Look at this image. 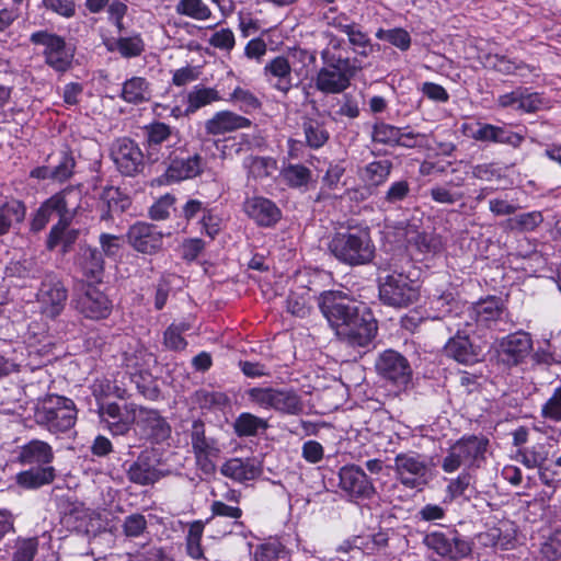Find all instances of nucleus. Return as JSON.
I'll return each instance as SVG.
<instances>
[{"label": "nucleus", "instance_id": "obj_33", "mask_svg": "<svg viewBox=\"0 0 561 561\" xmlns=\"http://www.w3.org/2000/svg\"><path fill=\"white\" fill-rule=\"evenodd\" d=\"M26 215V208L21 201L11 199L0 206V237L21 224Z\"/></svg>", "mask_w": 561, "mask_h": 561}, {"label": "nucleus", "instance_id": "obj_39", "mask_svg": "<svg viewBox=\"0 0 561 561\" xmlns=\"http://www.w3.org/2000/svg\"><path fill=\"white\" fill-rule=\"evenodd\" d=\"M268 427L266 420L250 412L241 413L233 423V431L238 437L256 436Z\"/></svg>", "mask_w": 561, "mask_h": 561}, {"label": "nucleus", "instance_id": "obj_55", "mask_svg": "<svg viewBox=\"0 0 561 561\" xmlns=\"http://www.w3.org/2000/svg\"><path fill=\"white\" fill-rule=\"evenodd\" d=\"M255 561H289L288 551L279 542L261 545L254 554Z\"/></svg>", "mask_w": 561, "mask_h": 561}, {"label": "nucleus", "instance_id": "obj_5", "mask_svg": "<svg viewBox=\"0 0 561 561\" xmlns=\"http://www.w3.org/2000/svg\"><path fill=\"white\" fill-rule=\"evenodd\" d=\"M35 421L50 433H65L72 428L77 421L76 404L71 399L49 396L35 411Z\"/></svg>", "mask_w": 561, "mask_h": 561}, {"label": "nucleus", "instance_id": "obj_24", "mask_svg": "<svg viewBox=\"0 0 561 561\" xmlns=\"http://www.w3.org/2000/svg\"><path fill=\"white\" fill-rule=\"evenodd\" d=\"M251 125L252 122L245 116L225 110L216 112L210 118L205 121L204 128L207 135L220 136L249 128Z\"/></svg>", "mask_w": 561, "mask_h": 561}, {"label": "nucleus", "instance_id": "obj_7", "mask_svg": "<svg viewBox=\"0 0 561 561\" xmlns=\"http://www.w3.org/2000/svg\"><path fill=\"white\" fill-rule=\"evenodd\" d=\"M71 307L83 318L90 320L106 319L112 312V301L96 286L79 280L72 289Z\"/></svg>", "mask_w": 561, "mask_h": 561}, {"label": "nucleus", "instance_id": "obj_18", "mask_svg": "<svg viewBox=\"0 0 561 561\" xmlns=\"http://www.w3.org/2000/svg\"><path fill=\"white\" fill-rule=\"evenodd\" d=\"M424 543L438 556L455 560L467 557L471 551L469 541L457 534L446 535L444 533L434 531L424 537Z\"/></svg>", "mask_w": 561, "mask_h": 561}, {"label": "nucleus", "instance_id": "obj_10", "mask_svg": "<svg viewBox=\"0 0 561 561\" xmlns=\"http://www.w3.org/2000/svg\"><path fill=\"white\" fill-rule=\"evenodd\" d=\"M394 472L400 483L409 489L421 490L431 477L426 457L415 451L398 454L394 458Z\"/></svg>", "mask_w": 561, "mask_h": 561}, {"label": "nucleus", "instance_id": "obj_51", "mask_svg": "<svg viewBox=\"0 0 561 561\" xmlns=\"http://www.w3.org/2000/svg\"><path fill=\"white\" fill-rule=\"evenodd\" d=\"M24 347L13 348L11 353H0V378L18 373L25 364Z\"/></svg>", "mask_w": 561, "mask_h": 561}, {"label": "nucleus", "instance_id": "obj_30", "mask_svg": "<svg viewBox=\"0 0 561 561\" xmlns=\"http://www.w3.org/2000/svg\"><path fill=\"white\" fill-rule=\"evenodd\" d=\"M71 220L69 216H66L61 221H58L51 227L46 241L49 250L61 247V252L67 253L76 243L79 237V230L70 228Z\"/></svg>", "mask_w": 561, "mask_h": 561}, {"label": "nucleus", "instance_id": "obj_16", "mask_svg": "<svg viewBox=\"0 0 561 561\" xmlns=\"http://www.w3.org/2000/svg\"><path fill=\"white\" fill-rule=\"evenodd\" d=\"M111 154L118 171L124 175L133 176L142 170L145 154L129 138L117 139Z\"/></svg>", "mask_w": 561, "mask_h": 561}, {"label": "nucleus", "instance_id": "obj_46", "mask_svg": "<svg viewBox=\"0 0 561 561\" xmlns=\"http://www.w3.org/2000/svg\"><path fill=\"white\" fill-rule=\"evenodd\" d=\"M243 167L250 176L263 179L270 176L276 170V161L271 157L250 156L243 160Z\"/></svg>", "mask_w": 561, "mask_h": 561}, {"label": "nucleus", "instance_id": "obj_41", "mask_svg": "<svg viewBox=\"0 0 561 561\" xmlns=\"http://www.w3.org/2000/svg\"><path fill=\"white\" fill-rule=\"evenodd\" d=\"M344 173L345 167L343 162H331L322 178V185L317 199L327 198L330 196L331 192L340 190L343 186L342 178Z\"/></svg>", "mask_w": 561, "mask_h": 561}, {"label": "nucleus", "instance_id": "obj_19", "mask_svg": "<svg viewBox=\"0 0 561 561\" xmlns=\"http://www.w3.org/2000/svg\"><path fill=\"white\" fill-rule=\"evenodd\" d=\"M135 423L141 436L153 443H161L170 437L171 426L156 410L140 407Z\"/></svg>", "mask_w": 561, "mask_h": 561}, {"label": "nucleus", "instance_id": "obj_6", "mask_svg": "<svg viewBox=\"0 0 561 561\" xmlns=\"http://www.w3.org/2000/svg\"><path fill=\"white\" fill-rule=\"evenodd\" d=\"M489 440L482 436H463L450 446L443 459L442 469L451 473L460 467L479 468L484 460Z\"/></svg>", "mask_w": 561, "mask_h": 561}, {"label": "nucleus", "instance_id": "obj_50", "mask_svg": "<svg viewBox=\"0 0 561 561\" xmlns=\"http://www.w3.org/2000/svg\"><path fill=\"white\" fill-rule=\"evenodd\" d=\"M520 102L516 110L524 113H535L549 107V100L539 92H531L520 88Z\"/></svg>", "mask_w": 561, "mask_h": 561}, {"label": "nucleus", "instance_id": "obj_13", "mask_svg": "<svg viewBox=\"0 0 561 561\" xmlns=\"http://www.w3.org/2000/svg\"><path fill=\"white\" fill-rule=\"evenodd\" d=\"M339 486L351 501L370 500L376 494L373 481L356 465H347L340 468Z\"/></svg>", "mask_w": 561, "mask_h": 561}, {"label": "nucleus", "instance_id": "obj_54", "mask_svg": "<svg viewBox=\"0 0 561 561\" xmlns=\"http://www.w3.org/2000/svg\"><path fill=\"white\" fill-rule=\"evenodd\" d=\"M301 411L302 402L297 392L293 389L280 388L276 412L296 415Z\"/></svg>", "mask_w": 561, "mask_h": 561}, {"label": "nucleus", "instance_id": "obj_8", "mask_svg": "<svg viewBox=\"0 0 561 561\" xmlns=\"http://www.w3.org/2000/svg\"><path fill=\"white\" fill-rule=\"evenodd\" d=\"M321 59L324 62L316 78V89L325 94H339L350 87L352 72L350 59L331 55L328 49L322 50Z\"/></svg>", "mask_w": 561, "mask_h": 561}, {"label": "nucleus", "instance_id": "obj_60", "mask_svg": "<svg viewBox=\"0 0 561 561\" xmlns=\"http://www.w3.org/2000/svg\"><path fill=\"white\" fill-rule=\"evenodd\" d=\"M400 136V128L383 122L375 124L373 128V140L383 145H397Z\"/></svg>", "mask_w": 561, "mask_h": 561}, {"label": "nucleus", "instance_id": "obj_57", "mask_svg": "<svg viewBox=\"0 0 561 561\" xmlns=\"http://www.w3.org/2000/svg\"><path fill=\"white\" fill-rule=\"evenodd\" d=\"M376 37L381 41H387L393 46L398 47L401 50H408L411 45V36L410 34L403 30V28H391V30H383L379 28L376 32Z\"/></svg>", "mask_w": 561, "mask_h": 561}, {"label": "nucleus", "instance_id": "obj_22", "mask_svg": "<svg viewBox=\"0 0 561 561\" xmlns=\"http://www.w3.org/2000/svg\"><path fill=\"white\" fill-rule=\"evenodd\" d=\"M533 348L530 335L516 332L503 337L499 344V356L503 363L514 366L524 360Z\"/></svg>", "mask_w": 561, "mask_h": 561}, {"label": "nucleus", "instance_id": "obj_15", "mask_svg": "<svg viewBox=\"0 0 561 561\" xmlns=\"http://www.w3.org/2000/svg\"><path fill=\"white\" fill-rule=\"evenodd\" d=\"M376 369L379 376L398 387H405L412 377L408 359L393 350H387L379 355Z\"/></svg>", "mask_w": 561, "mask_h": 561}, {"label": "nucleus", "instance_id": "obj_63", "mask_svg": "<svg viewBox=\"0 0 561 561\" xmlns=\"http://www.w3.org/2000/svg\"><path fill=\"white\" fill-rule=\"evenodd\" d=\"M38 548L36 538L19 539L12 556V561H33Z\"/></svg>", "mask_w": 561, "mask_h": 561}, {"label": "nucleus", "instance_id": "obj_64", "mask_svg": "<svg viewBox=\"0 0 561 561\" xmlns=\"http://www.w3.org/2000/svg\"><path fill=\"white\" fill-rule=\"evenodd\" d=\"M541 416L553 422L561 421V387L556 388L552 396L541 407Z\"/></svg>", "mask_w": 561, "mask_h": 561}, {"label": "nucleus", "instance_id": "obj_61", "mask_svg": "<svg viewBox=\"0 0 561 561\" xmlns=\"http://www.w3.org/2000/svg\"><path fill=\"white\" fill-rule=\"evenodd\" d=\"M273 387H252L245 390L244 396L249 404L263 410H270Z\"/></svg>", "mask_w": 561, "mask_h": 561}, {"label": "nucleus", "instance_id": "obj_58", "mask_svg": "<svg viewBox=\"0 0 561 561\" xmlns=\"http://www.w3.org/2000/svg\"><path fill=\"white\" fill-rule=\"evenodd\" d=\"M348 43L353 46L354 50L359 55L367 57L371 50V41L366 32H364L357 23L347 33Z\"/></svg>", "mask_w": 561, "mask_h": 561}, {"label": "nucleus", "instance_id": "obj_44", "mask_svg": "<svg viewBox=\"0 0 561 561\" xmlns=\"http://www.w3.org/2000/svg\"><path fill=\"white\" fill-rule=\"evenodd\" d=\"M462 182V179H458L457 181H449L445 185H436L431 188L430 195L438 204L454 205L465 197L462 192L453 190V187L461 186Z\"/></svg>", "mask_w": 561, "mask_h": 561}, {"label": "nucleus", "instance_id": "obj_32", "mask_svg": "<svg viewBox=\"0 0 561 561\" xmlns=\"http://www.w3.org/2000/svg\"><path fill=\"white\" fill-rule=\"evenodd\" d=\"M186 114H194L202 107L210 105L221 100L219 91L211 87L203 84L194 85L185 95Z\"/></svg>", "mask_w": 561, "mask_h": 561}, {"label": "nucleus", "instance_id": "obj_9", "mask_svg": "<svg viewBox=\"0 0 561 561\" xmlns=\"http://www.w3.org/2000/svg\"><path fill=\"white\" fill-rule=\"evenodd\" d=\"M417 283L394 271L379 280V299L393 308H407L419 299Z\"/></svg>", "mask_w": 561, "mask_h": 561}, {"label": "nucleus", "instance_id": "obj_40", "mask_svg": "<svg viewBox=\"0 0 561 561\" xmlns=\"http://www.w3.org/2000/svg\"><path fill=\"white\" fill-rule=\"evenodd\" d=\"M504 311L503 302L497 297H489L472 307V314L480 323L488 324L501 318Z\"/></svg>", "mask_w": 561, "mask_h": 561}, {"label": "nucleus", "instance_id": "obj_59", "mask_svg": "<svg viewBox=\"0 0 561 561\" xmlns=\"http://www.w3.org/2000/svg\"><path fill=\"white\" fill-rule=\"evenodd\" d=\"M493 67L496 71L504 73V75H513L518 73L520 76H525L526 71L528 72H535L536 68L530 67L529 65H526L524 62H516L513 61L505 56H495Z\"/></svg>", "mask_w": 561, "mask_h": 561}, {"label": "nucleus", "instance_id": "obj_3", "mask_svg": "<svg viewBox=\"0 0 561 561\" xmlns=\"http://www.w3.org/2000/svg\"><path fill=\"white\" fill-rule=\"evenodd\" d=\"M329 250L336 260L350 266L368 264L375 255L368 229L336 232L329 242Z\"/></svg>", "mask_w": 561, "mask_h": 561}, {"label": "nucleus", "instance_id": "obj_43", "mask_svg": "<svg viewBox=\"0 0 561 561\" xmlns=\"http://www.w3.org/2000/svg\"><path fill=\"white\" fill-rule=\"evenodd\" d=\"M410 191V184L405 180L391 183L380 198V207L386 210L400 207L401 203L409 196Z\"/></svg>", "mask_w": 561, "mask_h": 561}, {"label": "nucleus", "instance_id": "obj_23", "mask_svg": "<svg viewBox=\"0 0 561 561\" xmlns=\"http://www.w3.org/2000/svg\"><path fill=\"white\" fill-rule=\"evenodd\" d=\"M128 242L138 252L151 254L162 247V233L152 225L137 222L127 233Z\"/></svg>", "mask_w": 561, "mask_h": 561}, {"label": "nucleus", "instance_id": "obj_62", "mask_svg": "<svg viewBox=\"0 0 561 561\" xmlns=\"http://www.w3.org/2000/svg\"><path fill=\"white\" fill-rule=\"evenodd\" d=\"M116 48L123 57L130 58L139 56L144 49L145 45L139 35L130 36V37H121L116 42Z\"/></svg>", "mask_w": 561, "mask_h": 561}, {"label": "nucleus", "instance_id": "obj_35", "mask_svg": "<svg viewBox=\"0 0 561 561\" xmlns=\"http://www.w3.org/2000/svg\"><path fill=\"white\" fill-rule=\"evenodd\" d=\"M392 167V162L388 159L371 161L360 171V179L367 185L377 187L388 180Z\"/></svg>", "mask_w": 561, "mask_h": 561}, {"label": "nucleus", "instance_id": "obj_11", "mask_svg": "<svg viewBox=\"0 0 561 561\" xmlns=\"http://www.w3.org/2000/svg\"><path fill=\"white\" fill-rule=\"evenodd\" d=\"M31 42L45 47L46 64L59 72L67 71L73 59V50L67 46L65 39L46 31L35 32L31 35Z\"/></svg>", "mask_w": 561, "mask_h": 561}, {"label": "nucleus", "instance_id": "obj_48", "mask_svg": "<svg viewBox=\"0 0 561 561\" xmlns=\"http://www.w3.org/2000/svg\"><path fill=\"white\" fill-rule=\"evenodd\" d=\"M543 221V216L539 210H533L516 215L506 221V227L519 232L534 231Z\"/></svg>", "mask_w": 561, "mask_h": 561}, {"label": "nucleus", "instance_id": "obj_29", "mask_svg": "<svg viewBox=\"0 0 561 561\" xmlns=\"http://www.w3.org/2000/svg\"><path fill=\"white\" fill-rule=\"evenodd\" d=\"M387 543V534L383 531H378L355 536L352 539L345 540L342 545L339 546L337 550L343 552L359 550L365 554H373L386 547Z\"/></svg>", "mask_w": 561, "mask_h": 561}, {"label": "nucleus", "instance_id": "obj_47", "mask_svg": "<svg viewBox=\"0 0 561 561\" xmlns=\"http://www.w3.org/2000/svg\"><path fill=\"white\" fill-rule=\"evenodd\" d=\"M191 325L187 322H178L170 324L163 334V344L170 351H183L187 346L183 333L188 331Z\"/></svg>", "mask_w": 561, "mask_h": 561}, {"label": "nucleus", "instance_id": "obj_4", "mask_svg": "<svg viewBox=\"0 0 561 561\" xmlns=\"http://www.w3.org/2000/svg\"><path fill=\"white\" fill-rule=\"evenodd\" d=\"M146 158L154 162L165 163L175 152L180 144V133L170 125L154 121L142 128Z\"/></svg>", "mask_w": 561, "mask_h": 561}, {"label": "nucleus", "instance_id": "obj_37", "mask_svg": "<svg viewBox=\"0 0 561 561\" xmlns=\"http://www.w3.org/2000/svg\"><path fill=\"white\" fill-rule=\"evenodd\" d=\"M191 444L193 454H220L217 439L207 437L202 421H194L191 430Z\"/></svg>", "mask_w": 561, "mask_h": 561}, {"label": "nucleus", "instance_id": "obj_26", "mask_svg": "<svg viewBox=\"0 0 561 561\" xmlns=\"http://www.w3.org/2000/svg\"><path fill=\"white\" fill-rule=\"evenodd\" d=\"M220 472L226 478L243 483L256 479L262 466L255 458H231L222 463Z\"/></svg>", "mask_w": 561, "mask_h": 561}, {"label": "nucleus", "instance_id": "obj_38", "mask_svg": "<svg viewBox=\"0 0 561 561\" xmlns=\"http://www.w3.org/2000/svg\"><path fill=\"white\" fill-rule=\"evenodd\" d=\"M122 99L128 103L139 104L150 99V84L142 77H133L123 83Z\"/></svg>", "mask_w": 561, "mask_h": 561}, {"label": "nucleus", "instance_id": "obj_31", "mask_svg": "<svg viewBox=\"0 0 561 561\" xmlns=\"http://www.w3.org/2000/svg\"><path fill=\"white\" fill-rule=\"evenodd\" d=\"M78 265L87 279L101 280L104 272V261L102 253L96 248H81Z\"/></svg>", "mask_w": 561, "mask_h": 561}, {"label": "nucleus", "instance_id": "obj_12", "mask_svg": "<svg viewBox=\"0 0 561 561\" xmlns=\"http://www.w3.org/2000/svg\"><path fill=\"white\" fill-rule=\"evenodd\" d=\"M139 408L135 403H99L98 413L101 422L113 435H124L136 422Z\"/></svg>", "mask_w": 561, "mask_h": 561}, {"label": "nucleus", "instance_id": "obj_52", "mask_svg": "<svg viewBox=\"0 0 561 561\" xmlns=\"http://www.w3.org/2000/svg\"><path fill=\"white\" fill-rule=\"evenodd\" d=\"M458 302L455 300L453 293H437L430 299V307L434 311L433 318L444 319L457 308Z\"/></svg>", "mask_w": 561, "mask_h": 561}, {"label": "nucleus", "instance_id": "obj_45", "mask_svg": "<svg viewBox=\"0 0 561 561\" xmlns=\"http://www.w3.org/2000/svg\"><path fill=\"white\" fill-rule=\"evenodd\" d=\"M228 102L237 105L244 114H250L262 107L260 99L250 90L236 87L229 94Z\"/></svg>", "mask_w": 561, "mask_h": 561}, {"label": "nucleus", "instance_id": "obj_27", "mask_svg": "<svg viewBox=\"0 0 561 561\" xmlns=\"http://www.w3.org/2000/svg\"><path fill=\"white\" fill-rule=\"evenodd\" d=\"M170 164L165 171V176L170 182H180L198 175L204 167L203 158L199 154L188 156L186 158L169 159Z\"/></svg>", "mask_w": 561, "mask_h": 561}, {"label": "nucleus", "instance_id": "obj_56", "mask_svg": "<svg viewBox=\"0 0 561 561\" xmlns=\"http://www.w3.org/2000/svg\"><path fill=\"white\" fill-rule=\"evenodd\" d=\"M285 181L291 187H301L309 183L311 171L302 164H288L283 170Z\"/></svg>", "mask_w": 561, "mask_h": 561}, {"label": "nucleus", "instance_id": "obj_17", "mask_svg": "<svg viewBox=\"0 0 561 561\" xmlns=\"http://www.w3.org/2000/svg\"><path fill=\"white\" fill-rule=\"evenodd\" d=\"M159 466L160 460L153 449L142 450L128 467L126 471L127 478L130 482L138 485L153 484L164 476Z\"/></svg>", "mask_w": 561, "mask_h": 561}, {"label": "nucleus", "instance_id": "obj_28", "mask_svg": "<svg viewBox=\"0 0 561 561\" xmlns=\"http://www.w3.org/2000/svg\"><path fill=\"white\" fill-rule=\"evenodd\" d=\"M445 352L447 356L465 365L477 363L480 356V352L470 342L469 336L460 331L448 340L445 345Z\"/></svg>", "mask_w": 561, "mask_h": 561}, {"label": "nucleus", "instance_id": "obj_53", "mask_svg": "<svg viewBox=\"0 0 561 561\" xmlns=\"http://www.w3.org/2000/svg\"><path fill=\"white\" fill-rule=\"evenodd\" d=\"M203 531H204L203 522L195 520L190 525L188 533L186 536L187 554L195 560H199L204 557V552H203V549L201 546Z\"/></svg>", "mask_w": 561, "mask_h": 561}, {"label": "nucleus", "instance_id": "obj_20", "mask_svg": "<svg viewBox=\"0 0 561 561\" xmlns=\"http://www.w3.org/2000/svg\"><path fill=\"white\" fill-rule=\"evenodd\" d=\"M243 211L260 227H272L282 217V211L277 205L263 196H250L243 202Z\"/></svg>", "mask_w": 561, "mask_h": 561}, {"label": "nucleus", "instance_id": "obj_21", "mask_svg": "<svg viewBox=\"0 0 561 561\" xmlns=\"http://www.w3.org/2000/svg\"><path fill=\"white\" fill-rule=\"evenodd\" d=\"M471 137L478 141L506 145L515 149L520 147L525 140V135L513 131L506 124L479 123Z\"/></svg>", "mask_w": 561, "mask_h": 561}, {"label": "nucleus", "instance_id": "obj_25", "mask_svg": "<svg viewBox=\"0 0 561 561\" xmlns=\"http://www.w3.org/2000/svg\"><path fill=\"white\" fill-rule=\"evenodd\" d=\"M291 71V65L284 56L274 57L263 68L265 80L273 89L285 95L294 87Z\"/></svg>", "mask_w": 561, "mask_h": 561}, {"label": "nucleus", "instance_id": "obj_14", "mask_svg": "<svg viewBox=\"0 0 561 561\" xmlns=\"http://www.w3.org/2000/svg\"><path fill=\"white\" fill-rule=\"evenodd\" d=\"M36 297L41 313L54 319L64 310L68 291L60 279L54 275H47L43 279Z\"/></svg>", "mask_w": 561, "mask_h": 561}, {"label": "nucleus", "instance_id": "obj_34", "mask_svg": "<svg viewBox=\"0 0 561 561\" xmlns=\"http://www.w3.org/2000/svg\"><path fill=\"white\" fill-rule=\"evenodd\" d=\"M101 202L106 206V210L101 214L102 220L111 219L114 214L125 211L130 205L129 197L113 186L103 190Z\"/></svg>", "mask_w": 561, "mask_h": 561}, {"label": "nucleus", "instance_id": "obj_49", "mask_svg": "<svg viewBox=\"0 0 561 561\" xmlns=\"http://www.w3.org/2000/svg\"><path fill=\"white\" fill-rule=\"evenodd\" d=\"M71 190H64L59 193H56L47 201H45L41 206L51 215H58V221H61L66 216H69V219H72L75 211L69 208V203L67 199V196L71 194Z\"/></svg>", "mask_w": 561, "mask_h": 561}, {"label": "nucleus", "instance_id": "obj_2", "mask_svg": "<svg viewBox=\"0 0 561 561\" xmlns=\"http://www.w3.org/2000/svg\"><path fill=\"white\" fill-rule=\"evenodd\" d=\"M54 458L53 447L47 442L32 439L20 446L16 461L30 468L16 474V483L25 489H38L51 483L56 477L51 466Z\"/></svg>", "mask_w": 561, "mask_h": 561}, {"label": "nucleus", "instance_id": "obj_1", "mask_svg": "<svg viewBox=\"0 0 561 561\" xmlns=\"http://www.w3.org/2000/svg\"><path fill=\"white\" fill-rule=\"evenodd\" d=\"M319 308L336 336L353 347H367L376 337L378 325L371 311L340 290L323 291Z\"/></svg>", "mask_w": 561, "mask_h": 561}, {"label": "nucleus", "instance_id": "obj_36", "mask_svg": "<svg viewBox=\"0 0 561 561\" xmlns=\"http://www.w3.org/2000/svg\"><path fill=\"white\" fill-rule=\"evenodd\" d=\"M302 130L306 145L312 149L323 147L330 138L324 123L317 118L306 117L302 121Z\"/></svg>", "mask_w": 561, "mask_h": 561}, {"label": "nucleus", "instance_id": "obj_42", "mask_svg": "<svg viewBox=\"0 0 561 561\" xmlns=\"http://www.w3.org/2000/svg\"><path fill=\"white\" fill-rule=\"evenodd\" d=\"M175 12L195 21H207L213 16L210 8L204 0H179Z\"/></svg>", "mask_w": 561, "mask_h": 561}]
</instances>
